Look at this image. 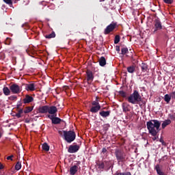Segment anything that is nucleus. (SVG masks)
Listing matches in <instances>:
<instances>
[{
  "label": "nucleus",
  "instance_id": "1",
  "mask_svg": "<svg viewBox=\"0 0 175 175\" xmlns=\"http://www.w3.org/2000/svg\"><path fill=\"white\" fill-rule=\"evenodd\" d=\"M146 126L150 135L153 136L152 140L155 142L158 139V133L161 131V121L151 120L146 122Z\"/></svg>",
  "mask_w": 175,
  "mask_h": 175
},
{
  "label": "nucleus",
  "instance_id": "2",
  "mask_svg": "<svg viewBox=\"0 0 175 175\" xmlns=\"http://www.w3.org/2000/svg\"><path fill=\"white\" fill-rule=\"evenodd\" d=\"M127 101L131 105H139V107L146 106V100H143L137 90H133V92L127 97Z\"/></svg>",
  "mask_w": 175,
  "mask_h": 175
},
{
  "label": "nucleus",
  "instance_id": "3",
  "mask_svg": "<svg viewBox=\"0 0 175 175\" xmlns=\"http://www.w3.org/2000/svg\"><path fill=\"white\" fill-rule=\"evenodd\" d=\"M114 154L118 162H126V161H128L126 153L124 150L118 148L115 149Z\"/></svg>",
  "mask_w": 175,
  "mask_h": 175
},
{
  "label": "nucleus",
  "instance_id": "4",
  "mask_svg": "<svg viewBox=\"0 0 175 175\" xmlns=\"http://www.w3.org/2000/svg\"><path fill=\"white\" fill-rule=\"evenodd\" d=\"M64 140L67 143H72L76 139V133L73 131H68L64 133Z\"/></svg>",
  "mask_w": 175,
  "mask_h": 175
},
{
  "label": "nucleus",
  "instance_id": "5",
  "mask_svg": "<svg viewBox=\"0 0 175 175\" xmlns=\"http://www.w3.org/2000/svg\"><path fill=\"white\" fill-rule=\"evenodd\" d=\"M118 27L117 23L112 22L111 24H109L104 30V35H109V33L113 32L114 29Z\"/></svg>",
  "mask_w": 175,
  "mask_h": 175
},
{
  "label": "nucleus",
  "instance_id": "6",
  "mask_svg": "<svg viewBox=\"0 0 175 175\" xmlns=\"http://www.w3.org/2000/svg\"><path fill=\"white\" fill-rule=\"evenodd\" d=\"M48 118L51 120V122L53 125H58L62 122V119L57 117V114L55 115H47Z\"/></svg>",
  "mask_w": 175,
  "mask_h": 175
},
{
  "label": "nucleus",
  "instance_id": "7",
  "mask_svg": "<svg viewBox=\"0 0 175 175\" xmlns=\"http://www.w3.org/2000/svg\"><path fill=\"white\" fill-rule=\"evenodd\" d=\"M94 72L90 70H87L86 80L88 81V84H91V83L94 81Z\"/></svg>",
  "mask_w": 175,
  "mask_h": 175
},
{
  "label": "nucleus",
  "instance_id": "8",
  "mask_svg": "<svg viewBox=\"0 0 175 175\" xmlns=\"http://www.w3.org/2000/svg\"><path fill=\"white\" fill-rule=\"evenodd\" d=\"M10 90L12 94H20L21 92V88L16 83H14L10 86Z\"/></svg>",
  "mask_w": 175,
  "mask_h": 175
},
{
  "label": "nucleus",
  "instance_id": "9",
  "mask_svg": "<svg viewBox=\"0 0 175 175\" xmlns=\"http://www.w3.org/2000/svg\"><path fill=\"white\" fill-rule=\"evenodd\" d=\"M80 150V146L79 145H70L68 149V152L70 154H75Z\"/></svg>",
  "mask_w": 175,
  "mask_h": 175
},
{
  "label": "nucleus",
  "instance_id": "10",
  "mask_svg": "<svg viewBox=\"0 0 175 175\" xmlns=\"http://www.w3.org/2000/svg\"><path fill=\"white\" fill-rule=\"evenodd\" d=\"M154 32H157V31L162 29V23H161V21L159 20V18H157L154 20Z\"/></svg>",
  "mask_w": 175,
  "mask_h": 175
},
{
  "label": "nucleus",
  "instance_id": "11",
  "mask_svg": "<svg viewBox=\"0 0 175 175\" xmlns=\"http://www.w3.org/2000/svg\"><path fill=\"white\" fill-rule=\"evenodd\" d=\"M97 166H98V169H99L100 170H103L105 166H109V167L107 168V170H109L111 167V163H110V162H108V161H104V162L98 163Z\"/></svg>",
  "mask_w": 175,
  "mask_h": 175
},
{
  "label": "nucleus",
  "instance_id": "12",
  "mask_svg": "<svg viewBox=\"0 0 175 175\" xmlns=\"http://www.w3.org/2000/svg\"><path fill=\"white\" fill-rule=\"evenodd\" d=\"M23 85H25V88L26 91H35L36 85L35 83H24Z\"/></svg>",
  "mask_w": 175,
  "mask_h": 175
},
{
  "label": "nucleus",
  "instance_id": "13",
  "mask_svg": "<svg viewBox=\"0 0 175 175\" xmlns=\"http://www.w3.org/2000/svg\"><path fill=\"white\" fill-rule=\"evenodd\" d=\"M57 111H58V109L55 106H49L48 116H55L57 114Z\"/></svg>",
  "mask_w": 175,
  "mask_h": 175
},
{
  "label": "nucleus",
  "instance_id": "14",
  "mask_svg": "<svg viewBox=\"0 0 175 175\" xmlns=\"http://www.w3.org/2000/svg\"><path fill=\"white\" fill-rule=\"evenodd\" d=\"M23 102L25 105L31 103L33 102V97H32V96H29V94H26L25 98L23 99Z\"/></svg>",
  "mask_w": 175,
  "mask_h": 175
},
{
  "label": "nucleus",
  "instance_id": "15",
  "mask_svg": "<svg viewBox=\"0 0 175 175\" xmlns=\"http://www.w3.org/2000/svg\"><path fill=\"white\" fill-rule=\"evenodd\" d=\"M38 112L42 114H46L49 113V105L41 106L38 108Z\"/></svg>",
  "mask_w": 175,
  "mask_h": 175
},
{
  "label": "nucleus",
  "instance_id": "16",
  "mask_svg": "<svg viewBox=\"0 0 175 175\" xmlns=\"http://www.w3.org/2000/svg\"><path fill=\"white\" fill-rule=\"evenodd\" d=\"M122 107L124 113H128V111H131L130 105L127 103H123Z\"/></svg>",
  "mask_w": 175,
  "mask_h": 175
},
{
  "label": "nucleus",
  "instance_id": "17",
  "mask_svg": "<svg viewBox=\"0 0 175 175\" xmlns=\"http://www.w3.org/2000/svg\"><path fill=\"white\" fill-rule=\"evenodd\" d=\"M79 170V166L78 165H73L70 168V175H75L76 173H77Z\"/></svg>",
  "mask_w": 175,
  "mask_h": 175
},
{
  "label": "nucleus",
  "instance_id": "18",
  "mask_svg": "<svg viewBox=\"0 0 175 175\" xmlns=\"http://www.w3.org/2000/svg\"><path fill=\"white\" fill-rule=\"evenodd\" d=\"M154 170L158 175H166V174L161 169V165H159V164L156 165Z\"/></svg>",
  "mask_w": 175,
  "mask_h": 175
},
{
  "label": "nucleus",
  "instance_id": "19",
  "mask_svg": "<svg viewBox=\"0 0 175 175\" xmlns=\"http://www.w3.org/2000/svg\"><path fill=\"white\" fill-rule=\"evenodd\" d=\"M100 109H101L100 105H92L90 111L91 113H98V111H99Z\"/></svg>",
  "mask_w": 175,
  "mask_h": 175
},
{
  "label": "nucleus",
  "instance_id": "20",
  "mask_svg": "<svg viewBox=\"0 0 175 175\" xmlns=\"http://www.w3.org/2000/svg\"><path fill=\"white\" fill-rule=\"evenodd\" d=\"M110 113H111V111H101L99 112V114L103 118H106L110 116Z\"/></svg>",
  "mask_w": 175,
  "mask_h": 175
},
{
  "label": "nucleus",
  "instance_id": "21",
  "mask_svg": "<svg viewBox=\"0 0 175 175\" xmlns=\"http://www.w3.org/2000/svg\"><path fill=\"white\" fill-rule=\"evenodd\" d=\"M170 124H172V120H170V119L164 120L161 124L162 129H165V128H166L167 125H170Z\"/></svg>",
  "mask_w": 175,
  "mask_h": 175
},
{
  "label": "nucleus",
  "instance_id": "22",
  "mask_svg": "<svg viewBox=\"0 0 175 175\" xmlns=\"http://www.w3.org/2000/svg\"><path fill=\"white\" fill-rule=\"evenodd\" d=\"M141 69L142 71L144 72V73H146V72H148V65L146 63H142L141 65Z\"/></svg>",
  "mask_w": 175,
  "mask_h": 175
},
{
  "label": "nucleus",
  "instance_id": "23",
  "mask_svg": "<svg viewBox=\"0 0 175 175\" xmlns=\"http://www.w3.org/2000/svg\"><path fill=\"white\" fill-rule=\"evenodd\" d=\"M99 65L100 66H105V65H106V59L105 58V57L102 56L99 60Z\"/></svg>",
  "mask_w": 175,
  "mask_h": 175
},
{
  "label": "nucleus",
  "instance_id": "24",
  "mask_svg": "<svg viewBox=\"0 0 175 175\" xmlns=\"http://www.w3.org/2000/svg\"><path fill=\"white\" fill-rule=\"evenodd\" d=\"M3 92L5 96H9V95H10V89L8 87H4L3 88Z\"/></svg>",
  "mask_w": 175,
  "mask_h": 175
},
{
  "label": "nucleus",
  "instance_id": "25",
  "mask_svg": "<svg viewBox=\"0 0 175 175\" xmlns=\"http://www.w3.org/2000/svg\"><path fill=\"white\" fill-rule=\"evenodd\" d=\"M165 102H166V103L169 104L170 103V100H172V96H170V94H165L164 96V98H163Z\"/></svg>",
  "mask_w": 175,
  "mask_h": 175
},
{
  "label": "nucleus",
  "instance_id": "26",
  "mask_svg": "<svg viewBox=\"0 0 175 175\" xmlns=\"http://www.w3.org/2000/svg\"><path fill=\"white\" fill-rule=\"evenodd\" d=\"M135 70H136L135 66L132 65V66L127 67V72H129V73H133L135 72Z\"/></svg>",
  "mask_w": 175,
  "mask_h": 175
},
{
  "label": "nucleus",
  "instance_id": "27",
  "mask_svg": "<svg viewBox=\"0 0 175 175\" xmlns=\"http://www.w3.org/2000/svg\"><path fill=\"white\" fill-rule=\"evenodd\" d=\"M33 110V107H26L24 109L25 114H28V113H31Z\"/></svg>",
  "mask_w": 175,
  "mask_h": 175
},
{
  "label": "nucleus",
  "instance_id": "28",
  "mask_svg": "<svg viewBox=\"0 0 175 175\" xmlns=\"http://www.w3.org/2000/svg\"><path fill=\"white\" fill-rule=\"evenodd\" d=\"M42 148L44 151H50V146L49 144H47V143H44Z\"/></svg>",
  "mask_w": 175,
  "mask_h": 175
},
{
  "label": "nucleus",
  "instance_id": "29",
  "mask_svg": "<svg viewBox=\"0 0 175 175\" xmlns=\"http://www.w3.org/2000/svg\"><path fill=\"white\" fill-rule=\"evenodd\" d=\"M129 53V51L128 48L126 47H123L121 49V54L122 55H125V54H128Z\"/></svg>",
  "mask_w": 175,
  "mask_h": 175
},
{
  "label": "nucleus",
  "instance_id": "30",
  "mask_svg": "<svg viewBox=\"0 0 175 175\" xmlns=\"http://www.w3.org/2000/svg\"><path fill=\"white\" fill-rule=\"evenodd\" d=\"M92 106H100V104H99V97H96V100L92 102Z\"/></svg>",
  "mask_w": 175,
  "mask_h": 175
},
{
  "label": "nucleus",
  "instance_id": "31",
  "mask_svg": "<svg viewBox=\"0 0 175 175\" xmlns=\"http://www.w3.org/2000/svg\"><path fill=\"white\" fill-rule=\"evenodd\" d=\"M113 175H132V174L129 172H121L120 171H117Z\"/></svg>",
  "mask_w": 175,
  "mask_h": 175
},
{
  "label": "nucleus",
  "instance_id": "32",
  "mask_svg": "<svg viewBox=\"0 0 175 175\" xmlns=\"http://www.w3.org/2000/svg\"><path fill=\"white\" fill-rule=\"evenodd\" d=\"M46 39H53L55 38V32L53 31L51 33L45 36Z\"/></svg>",
  "mask_w": 175,
  "mask_h": 175
},
{
  "label": "nucleus",
  "instance_id": "33",
  "mask_svg": "<svg viewBox=\"0 0 175 175\" xmlns=\"http://www.w3.org/2000/svg\"><path fill=\"white\" fill-rule=\"evenodd\" d=\"M20 169H21V162L18 161L15 165V170L18 171Z\"/></svg>",
  "mask_w": 175,
  "mask_h": 175
},
{
  "label": "nucleus",
  "instance_id": "34",
  "mask_svg": "<svg viewBox=\"0 0 175 175\" xmlns=\"http://www.w3.org/2000/svg\"><path fill=\"white\" fill-rule=\"evenodd\" d=\"M119 95L122 96V98H126V92L123 90L119 91Z\"/></svg>",
  "mask_w": 175,
  "mask_h": 175
},
{
  "label": "nucleus",
  "instance_id": "35",
  "mask_svg": "<svg viewBox=\"0 0 175 175\" xmlns=\"http://www.w3.org/2000/svg\"><path fill=\"white\" fill-rule=\"evenodd\" d=\"M118 43H120V36L119 35H116L115 36V39H114V44H118Z\"/></svg>",
  "mask_w": 175,
  "mask_h": 175
},
{
  "label": "nucleus",
  "instance_id": "36",
  "mask_svg": "<svg viewBox=\"0 0 175 175\" xmlns=\"http://www.w3.org/2000/svg\"><path fill=\"white\" fill-rule=\"evenodd\" d=\"M3 2L7 5H9V6H12V5H13V1L12 0H3Z\"/></svg>",
  "mask_w": 175,
  "mask_h": 175
},
{
  "label": "nucleus",
  "instance_id": "37",
  "mask_svg": "<svg viewBox=\"0 0 175 175\" xmlns=\"http://www.w3.org/2000/svg\"><path fill=\"white\" fill-rule=\"evenodd\" d=\"M109 127L110 125L109 124H105L103 125V130L105 131V132H107V131H109Z\"/></svg>",
  "mask_w": 175,
  "mask_h": 175
},
{
  "label": "nucleus",
  "instance_id": "38",
  "mask_svg": "<svg viewBox=\"0 0 175 175\" xmlns=\"http://www.w3.org/2000/svg\"><path fill=\"white\" fill-rule=\"evenodd\" d=\"M165 3H167V5H172L173 2H174V0H163Z\"/></svg>",
  "mask_w": 175,
  "mask_h": 175
},
{
  "label": "nucleus",
  "instance_id": "39",
  "mask_svg": "<svg viewBox=\"0 0 175 175\" xmlns=\"http://www.w3.org/2000/svg\"><path fill=\"white\" fill-rule=\"evenodd\" d=\"M65 132H66V131H59L58 133L60 136H62V137H65Z\"/></svg>",
  "mask_w": 175,
  "mask_h": 175
},
{
  "label": "nucleus",
  "instance_id": "40",
  "mask_svg": "<svg viewBox=\"0 0 175 175\" xmlns=\"http://www.w3.org/2000/svg\"><path fill=\"white\" fill-rule=\"evenodd\" d=\"M9 100H17V96H10L8 97Z\"/></svg>",
  "mask_w": 175,
  "mask_h": 175
},
{
  "label": "nucleus",
  "instance_id": "41",
  "mask_svg": "<svg viewBox=\"0 0 175 175\" xmlns=\"http://www.w3.org/2000/svg\"><path fill=\"white\" fill-rule=\"evenodd\" d=\"M21 106H23V103L21 102V100L18 101L17 105H16V109L21 107Z\"/></svg>",
  "mask_w": 175,
  "mask_h": 175
},
{
  "label": "nucleus",
  "instance_id": "42",
  "mask_svg": "<svg viewBox=\"0 0 175 175\" xmlns=\"http://www.w3.org/2000/svg\"><path fill=\"white\" fill-rule=\"evenodd\" d=\"M168 117H170V120H175V113L174 114L170 113L168 115Z\"/></svg>",
  "mask_w": 175,
  "mask_h": 175
},
{
  "label": "nucleus",
  "instance_id": "43",
  "mask_svg": "<svg viewBox=\"0 0 175 175\" xmlns=\"http://www.w3.org/2000/svg\"><path fill=\"white\" fill-rule=\"evenodd\" d=\"M170 95L171 96V98L172 99H175V91L174 92H172Z\"/></svg>",
  "mask_w": 175,
  "mask_h": 175
},
{
  "label": "nucleus",
  "instance_id": "44",
  "mask_svg": "<svg viewBox=\"0 0 175 175\" xmlns=\"http://www.w3.org/2000/svg\"><path fill=\"white\" fill-rule=\"evenodd\" d=\"M14 157V156L13 154L10 155V156H8V157H7L8 161H13V157Z\"/></svg>",
  "mask_w": 175,
  "mask_h": 175
},
{
  "label": "nucleus",
  "instance_id": "45",
  "mask_svg": "<svg viewBox=\"0 0 175 175\" xmlns=\"http://www.w3.org/2000/svg\"><path fill=\"white\" fill-rule=\"evenodd\" d=\"M116 51H117L118 53H120V46H116Z\"/></svg>",
  "mask_w": 175,
  "mask_h": 175
},
{
  "label": "nucleus",
  "instance_id": "46",
  "mask_svg": "<svg viewBox=\"0 0 175 175\" xmlns=\"http://www.w3.org/2000/svg\"><path fill=\"white\" fill-rule=\"evenodd\" d=\"M102 152H103V154H106V152H107V149H106V148H103L102 149Z\"/></svg>",
  "mask_w": 175,
  "mask_h": 175
},
{
  "label": "nucleus",
  "instance_id": "47",
  "mask_svg": "<svg viewBox=\"0 0 175 175\" xmlns=\"http://www.w3.org/2000/svg\"><path fill=\"white\" fill-rule=\"evenodd\" d=\"M18 113L21 115L24 113V110L23 109H20L18 110Z\"/></svg>",
  "mask_w": 175,
  "mask_h": 175
},
{
  "label": "nucleus",
  "instance_id": "48",
  "mask_svg": "<svg viewBox=\"0 0 175 175\" xmlns=\"http://www.w3.org/2000/svg\"><path fill=\"white\" fill-rule=\"evenodd\" d=\"M16 117H17V118H21V113H18V112L16 113Z\"/></svg>",
  "mask_w": 175,
  "mask_h": 175
},
{
  "label": "nucleus",
  "instance_id": "49",
  "mask_svg": "<svg viewBox=\"0 0 175 175\" xmlns=\"http://www.w3.org/2000/svg\"><path fill=\"white\" fill-rule=\"evenodd\" d=\"M4 167H5V166H3L2 163H0V170H2V169H3Z\"/></svg>",
  "mask_w": 175,
  "mask_h": 175
},
{
  "label": "nucleus",
  "instance_id": "50",
  "mask_svg": "<svg viewBox=\"0 0 175 175\" xmlns=\"http://www.w3.org/2000/svg\"><path fill=\"white\" fill-rule=\"evenodd\" d=\"M160 143H162L163 146H165V141H163V139H161Z\"/></svg>",
  "mask_w": 175,
  "mask_h": 175
},
{
  "label": "nucleus",
  "instance_id": "51",
  "mask_svg": "<svg viewBox=\"0 0 175 175\" xmlns=\"http://www.w3.org/2000/svg\"><path fill=\"white\" fill-rule=\"evenodd\" d=\"M18 1H20V0H15L14 3H17V2H18Z\"/></svg>",
  "mask_w": 175,
  "mask_h": 175
},
{
  "label": "nucleus",
  "instance_id": "52",
  "mask_svg": "<svg viewBox=\"0 0 175 175\" xmlns=\"http://www.w3.org/2000/svg\"><path fill=\"white\" fill-rule=\"evenodd\" d=\"M80 163H81L80 161H78L77 165H80Z\"/></svg>",
  "mask_w": 175,
  "mask_h": 175
},
{
  "label": "nucleus",
  "instance_id": "53",
  "mask_svg": "<svg viewBox=\"0 0 175 175\" xmlns=\"http://www.w3.org/2000/svg\"><path fill=\"white\" fill-rule=\"evenodd\" d=\"M2 137V134L0 133V139Z\"/></svg>",
  "mask_w": 175,
  "mask_h": 175
}]
</instances>
